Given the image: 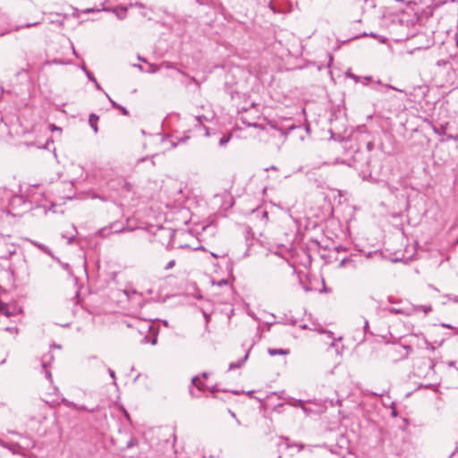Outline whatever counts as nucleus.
Here are the masks:
<instances>
[{"label":"nucleus","instance_id":"6ab92c4d","mask_svg":"<svg viewBox=\"0 0 458 458\" xmlns=\"http://www.w3.org/2000/svg\"><path fill=\"white\" fill-rule=\"evenodd\" d=\"M434 131H435V133H437L438 135H442V134L445 133V127H441L440 129L434 127Z\"/></svg>","mask_w":458,"mask_h":458},{"label":"nucleus","instance_id":"3c124183","mask_svg":"<svg viewBox=\"0 0 458 458\" xmlns=\"http://www.w3.org/2000/svg\"><path fill=\"white\" fill-rule=\"evenodd\" d=\"M443 327H450V326H449V325H445V324H444V325H443Z\"/></svg>","mask_w":458,"mask_h":458},{"label":"nucleus","instance_id":"a19ab883","mask_svg":"<svg viewBox=\"0 0 458 458\" xmlns=\"http://www.w3.org/2000/svg\"><path fill=\"white\" fill-rule=\"evenodd\" d=\"M230 411L231 416L236 419L235 413L232 411Z\"/></svg>","mask_w":458,"mask_h":458},{"label":"nucleus","instance_id":"1a4fd4ad","mask_svg":"<svg viewBox=\"0 0 458 458\" xmlns=\"http://www.w3.org/2000/svg\"><path fill=\"white\" fill-rule=\"evenodd\" d=\"M191 384L199 390V391H203V389L205 388V385L203 383L200 382L199 380V376H195L192 377L191 379Z\"/></svg>","mask_w":458,"mask_h":458},{"label":"nucleus","instance_id":"2eb2a0df","mask_svg":"<svg viewBox=\"0 0 458 458\" xmlns=\"http://www.w3.org/2000/svg\"><path fill=\"white\" fill-rule=\"evenodd\" d=\"M417 310H422L425 314H428V312H430L432 310V308L430 305L428 306H418L416 308Z\"/></svg>","mask_w":458,"mask_h":458},{"label":"nucleus","instance_id":"79ce46f5","mask_svg":"<svg viewBox=\"0 0 458 458\" xmlns=\"http://www.w3.org/2000/svg\"><path fill=\"white\" fill-rule=\"evenodd\" d=\"M94 11H95L94 9H87V10L85 11V13H91V12H94Z\"/></svg>","mask_w":458,"mask_h":458},{"label":"nucleus","instance_id":"7ed1b4c3","mask_svg":"<svg viewBox=\"0 0 458 458\" xmlns=\"http://www.w3.org/2000/svg\"><path fill=\"white\" fill-rule=\"evenodd\" d=\"M63 403L65 404V406L69 407V408H72L74 410H77V411H88V412H95L98 408H91V409H88L86 406H83V405H79V404H76L72 402H70L66 399H63Z\"/></svg>","mask_w":458,"mask_h":458},{"label":"nucleus","instance_id":"c85d7f7f","mask_svg":"<svg viewBox=\"0 0 458 458\" xmlns=\"http://www.w3.org/2000/svg\"><path fill=\"white\" fill-rule=\"evenodd\" d=\"M369 329V321L367 319L364 320V332L366 333Z\"/></svg>","mask_w":458,"mask_h":458},{"label":"nucleus","instance_id":"a18cd8bd","mask_svg":"<svg viewBox=\"0 0 458 458\" xmlns=\"http://www.w3.org/2000/svg\"><path fill=\"white\" fill-rule=\"evenodd\" d=\"M345 265V259H343L341 262V266Z\"/></svg>","mask_w":458,"mask_h":458},{"label":"nucleus","instance_id":"f03ea898","mask_svg":"<svg viewBox=\"0 0 458 458\" xmlns=\"http://www.w3.org/2000/svg\"><path fill=\"white\" fill-rule=\"evenodd\" d=\"M102 10L105 12H112L118 19L123 20L126 17L128 8L126 6H119L114 8H103Z\"/></svg>","mask_w":458,"mask_h":458},{"label":"nucleus","instance_id":"cd10ccee","mask_svg":"<svg viewBox=\"0 0 458 458\" xmlns=\"http://www.w3.org/2000/svg\"><path fill=\"white\" fill-rule=\"evenodd\" d=\"M51 131H61V128L55 126V124L50 125Z\"/></svg>","mask_w":458,"mask_h":458},{"label":"nucleus","instance_id":"4468645a","mask_svg":"<svg viewBox=\"0 0 458 458\" xmlns=\"http://www.w3.org/2000/svg\"><path fill=\"white\" fill-rule=\"evenodd\" d=\"M41 23H42V21H35V22H31V23H26V24H24V25H22V26L18 27L16 30L22 29V28H27V29H29V28H31V27H35V26H37V25H39V24H41Z\"/></svg>","mask_w":458,"mask_h":458},{"label":"nucleus","instance_id":"b1692460","mask_svg":"<svg viewBox=\"0 0 458 458\" xmlns=\"http://www.w3.org/2000/svg\"><path fill=\"white\" fill-rule=\"evenodd\" d=\"M448 301H453L454 302H458V296H451L449 294L445 295Z\"/></svg>","mask_w":458,"mask_h":458},{"label":"nucleus","instance_id":"6e6d98bb","mask_svg":"<svg viewBox=\"0 0 458 458\" xmlns=\"http://www.w3.org/2000/svg\"><path fill=\"white\" fill-rule=\"evenodd\" d=\"M456 243H458V238H457Z\"/></svg>","mask_w":458,"mask_h":458},{"label":"nucleus","instance_id":"6e6552de","mask_svg":"<svg viewBox=\"0 0 458 458\" xmlns=\"http://www.w3.org/2000/svg\"><path fill=\"white\" fill-rule=\"evenodd\" d=\"M41 366H42V369L45 373V377L47 379H48L49 381H52V374L51 372L47 369V367H48V361L46 360L45 359L42 360V363H41Z\"/></svg>","mask_w":458,"mask_h":458},{"label":"nucleus","instance_id":"72a5a7b5","mask_svg":"<svg viewBox=\"0 0 458 458\" xmlns=\"http://www.w3.org/2000/svg\"><path fill=\"white\" fill-rule=\"evenodd\" d=\"M389 310H390V312H392V313H400V310H396V309H394V308H392V309H390Z\"/></svg>","mask_w":458,"mask_h":458},{"label":"nucleus","instance_id":"5701e85b","mask_svg":"<svg viewBox=\"0 0 458 458\" xmlns=\"http://www.w3.org/2000/svg\"><path fill=\"white\" fill-rule=\"evenodd\" d=\"M107 371H108L110 377L114 379V385H116L114 371L113 369H109V368L107 369Z\"/></svg>","mask_w":458,"mask_h":458},{"label":"nucleus","instance_id":"39448f33","mask_svg":"<svg viewBox=\"0 0 458 458\" xmlns=\"http://www.w3.org/2000/svg\"><path fill=\"white\" fill-rule=\"evenodd\" d=\"M99 120V116L96 114H90L89 116V126L92 128L95 133H98V121Z\"/></svg>","mask_w":458,"mask_h":458},{"label":"nucleus","instance_id":"4be33fe9","mask_svg":"<svg viewBox=\"0 0 458 458\" xmlns=\"http://www.w3.org/2000/svg\"><path fill=\"white\" fill-rule=\"evenodd\" d=\"M117 109L120 110L123 115H129V111L124 106L120 105V107Z\"/></svg>","mask_w":458,"mask_h":458},{"label":"nucleus","instance_id":"603ef678","mask_svg":"<svg viewBox=\"0 0 458 458\" xmlns=\"http://www.w3.org/2000/svg\"><path fill=\"white\" fill-rule=\"evenodd\" d=\"M136 5H139V7H142V4H139V3H136Z\"/></svg>","mask_w":458,"mask_h":458},{"label":"nucleus","instance_id":"5fc2aeb1","mask_svg":"<svg viewBox=\"0 0 458 458\" xmlns=\"http://www.w3.org/2000/svg\"><path fill=\"white\" fill-rule=\"evenodd\" d=\"M371 145H372L371 143H369V144H368V148H371Z\"/></svg>","mask_w":458,"mask_h":458},{"label":"nucleus","instance_id":"37998d69","mask_svg":"<svg viewBox=\"0 0 458 458\" xmlns=\"http://www.w3.org/2000/svg\"><path fill=\"white\" fill-rule=\"evenodd\" d=\"M454 361H449V362H448V366L452 367V366H454Z\"/></svg>","mask_w":458,"mask_h":458},{"label":"nucleus","instance_id":"20e7f679","mask_svg":"<svg viewBox=\"0 0 458 458\" xmlns=\"http://www.w3.org/2000/svg\"><path fill=\"white\" fill-rule=\"evenodd\" d=\"M77 234V229L75 227V225H72L71 226V230L70 231H66V232H64L62 233V236L65 239L68 240V243L71 244L72 242L73 241V239L75 238Z\"/></svg>","mask_w":458,"mask_h":458},{"label":"nucleus","instance_id":"8fccbe9b","mask_svg":"<svg viewBox=\"0 0 458 458\" xmlns=\"http://www.w3.org/2000/svg\"><path fill=\"white\" fill-rule=\"evenodd\" d=\"M380 41H381V42H385V41H386V38H381V39H380Z\"/></svg>","mask_w":458,"mask_h":458},{"label":"nucleus","instance_id":"9b49d317","mask_svg":"<svg viewBox=\"0 0 458 458\" xmlns=\"http://www.w3.org/2000/svg\"><path fill=\"white\" fill-rule=\"evenodd\" d=\"M281 439L285 442L287 448L293 446V445L290 443V439L288 437H282ZM294 446H297L299 451H301L303 448V445L301 444H294Z\"/></svg>","mask_w":458,"mask_h":458},{"label":"nucleus","instance_id":"473e14b6","mask_svg":"<svg viewBox=\"0 0 458 458\" xmlns=\"http://www.w3.org/2000/svg\"><path fill=\"white\" fill-rule=\"evenodd\" d=\"M217 391H218V389H217V387H216V386H213V387H211V388H210V392H211L212 394H215V393H216Z\"/></svg>","mask_w":458,"mask_h":458},{"label":"nucleus","instance_id":"58836bf2","mask_svg":"<svg viewBox=\"0 0 458 458\" xmlns=\"http://www.w3.org/2000/svg\"><path fill=\"white\" fill-rule=\"evenodd\" d=\"M81 69H82V71H83L85 73H86V71H89V70L86 68V66H85V65H82V66H81Z\"/></svg>","mask_w":458,"mask_h":458},{"label":"nucleus","instance_id":"aec40b11","mask_svg":"<svg viewBox=\"0 0 458 458\" xmlns=\"http://www.w3.org/2000/svg\"><path fill=\"white\" fill-rule=\"evenodd\" d=\"M85 74L89 81H91L92 82H96V78L93 76V74L89 71H86Z\"/></svg>","mask_w":458,"mask_h":458},{"label":"nucleus","instance_id":"412c9836","mask_svg":"<svg viewBox=\"0 0 458 458\" xmlns=\"http://www.w3.org/2000/svg\"><path fill=\"white\" fill-rule=\"evenodd\" d=\"M174 265H175V261H174V259H172V260H170V261L166 264V266L165 267V268L166 270L171 269V268H173V267H174Z\"/></svg>","mask_w":458,"mask_h":458},{"label":"nucleus","instance_id":"423d86ee","mask_svg":"<svg viewBox=\"0 0 458 458\" xmlns=\"http://www.w3.org/2000/svg\"><path fill=\"white\" fill-rule=\"evenodd\" d=\"M267 352L270 356L276 355H288L290 353V350L288 349H277V348H268Z\"/></svg>","mask_w":458,"mask_h":458},{"label":"nucleus","instance_id":"864d4df0","mask_svg":"<svg viewBox=\"0 0 458 458\" xmlns=\"http://www.w3.org/2000/svg\"><path fill=\"white\" fill-rule=\"evenodd\" d=\"M136 5H139V7H142V4H139V3H136Z\"/></svg>","mask_w":458,"mask_h":458},{"label":"nucleus","instance_id":"a878e982","mask_svg":"<svg viewBox=\"0 0 458 458\" xmlns=\"http://www.w3.org/2000/svg\"><path fill=\"white\" fill-rule=\"evenodd\" d=\"M135 445V441L133 438H131L127 444H126V448H131L132 447L133 445Z\"/></svg>","mask_w":458,"mask_h":458},{"label":"nucleus","instance_id":"9d476101","mask_svg":"<svg viewBox=\"0 0 458 458\" xmlns=\"http://www.w3.org/2000/svg\"><path fill=\"white\" fill-rule=\"evenodd\" d=\"M30 242H31L34 246L38 247L39 250H41L42 251H44L46 254H47V255H49V256H51V257L53 256V255H52L51 250H49V248H48V247H47L46 245L41 244V243H38V242H34V241H30Z\"/></svg>","mask_w":458,"mask_h":458},{"label":"nucleus","instance_id":"393cba45","mask_svg":"<svg viewBox=\"0 0 458 458\" xmlns=\"http://www.w3.org/2000/svg\"><path fill=\"white\" fill-rule=\"evenodd\" d=\"M228 280L227 279H222L217 282L218 286L227 285Z\"/></svg>","mask_w":458,"mask_h":458},{"label":"nucleus","instance_id":"a211bd4d","mask_svg":"<svg viewBox=\"0 0 458 458\" xmlns=\"http://www.w3.org/2000/svg\"><path fill=\"white\" fill-rule=\"evenodd\" d=\"M194 119L199 123H203L204 122L208 121L207 117L204 116V115H197L194 117Z\"/></svg>","mask_w":458,"mask_h":458},{"label":"nucleus","instance_id":"e433bc0d","mask_svg":"<svg viewBox=\"0 0 458 458\" xmlns=\"http://www.w3.org/2000/svg\"><path fill=\"white\" fill-rule=\"evenodd\" d=\"M402 348L407 350V351H411V346H408V345H403Z\"/></svg>","mask_w":458,"mask_h":458},{"label":"nucleus","instance_id":"4c0bfd02","mask_svg":"<svg viewBox=\"0 0 458 458\" xmlns=\"http://www.w3.org/2000/svg\"><path fill=\"white\" fill-rule=\"evenodd\" d=\"M387 87H388V88H390V89H392L398 90V89H397V88L393 87V86H391V85H388ZM399 91H402V90H401V89H399Z\"/></svg>","mask_w":458,"mask_h":458},{"label":"nucleus","instance_id":"de8ad7c7","mask_svg":"<svg viewBox=\"0 0 458 458\" xmlns=\"http://www.w3.org/2000/svg\"><path fill=\"white\" fill-rule=\"evenodd\" d=\"M236 422L238 425H241V421L238 419H236Z\"/></svg>","mask_w":458,"mask_h":458},{"label":"nucleus","instance_id":"f8f14e48","mask_svg":"<svg viewBox=\"0 0 458 458\" xmlns=\"http://www.w3.org/2000/svg\"><path fill=\"white\" fill-rule=\"evenodd\" d=\"M293 405L295 406V407H300L305 412L309 411L308 409L304 405V402L301 401V400H295L294 403Z\"/></svg>","mask_w":458,"mask_h":458},{"label":"nucleus","instance_id":"4d7b16f0","mask_svg":"<svg viewBox=\"0 0 458 458\" xmlns=\"http://www.w3.org/2000/svg\"><path fill=\"white\" fill-rule=\"evenodd\" d=\"M278 458H281V457H278Z\"/></svg>","mask_w":458,"mask_h":458},{"label":"nucleus","instance_id":"09e8293b","mask_svg":"<svg viewBox=\"0 0 458 458\" xmlns=\"http://www.w3.org/2000/svg\"><path fill=\"white\" fill-rule=\"evenodd\" d=\"M370 36L373 37V38H377V36L375 34H373V33H371Z\"/></svg>","mask_w":458,"mask_h":458},{"label":"nucleus","instance_id":"c9c22d12","mask_svg":"<svg viewBox=\"0 0 458 458\" xmlns=\"http://www.w3.org/2000/svg\"><path fill=\"white\" fill-rule=\"evenodd\" d=\"M277 170V167L275 166V165H271L269 168H266V171H268V170Z\"/></svg>","mask_w":458,"mask_h":458},{"label":"nucleus","instance_id":"c756f323","mask_svg":"<svg viewBox=\"0 0 458 458\" xmlns=\"http://www.w3.org/2000/svg\"><path fill=\"white\" fill-rule=\"evenodd\" d=\"M55 64H69L68 62H64L62 60H54L53 61Z\"/></svg>","mask_w":458,"mask_h":458},{"label":"nucleus","instance_id":"f257e3e1","mask_svg":"<svg viewBox=\"0 0 458 458\" xmlns=\"http://www.w3.org/2000/svg\"><path fill=\"white\" fill-rule=\"evenodd\" d=\"M126 230L131 231V229L122 226L118 223H113L110 225L109 227L101 228L98 231V234H99V236H102V237H107L111 233H123Z\"/></svg>","mask_w":458,"mask_h":458},{"label":"nucleus","instance_id":"2f4dec72","mask_svg":"<svg viewBox=\"0 0 458 458\" xmlns=\"http://www.w3.org/2000/svg\"><path fill=\"white\" fill-rule=\"evenodd\" d=\"M190 394L193 397V398H199V394H195V393L193 392L192 389H190Z\"/></svg>","mask_w":458,"mask_h":458},{"label":"nucleus","instance_id":"f3484780","mask_svg":"<svg viewBox=\"0 0 458 458\" xmlns=\"http://www.w3.org/2000/svg\"><path fill=\"white\" fill-rule=\"evenodd\" d=\"M105 95L106 96V98H108V100L110 101L112 106L115 109H117L118 107H120V105L118 103H116L115 101H114L110 97L109 95L105 92Z\"/></svg>","mask_w":458,"mask_h":458},{"label":"nucleus","instance_id":"49530a36","mask_svg":"<svg viewBox=\"0 0 458 458\" xmlns=\"http://www.w3.org/2000/svg\"><path fill=\"white\" fill-rule=\"evenodd\" d=\"M58 24H59V26H63L64 22L63 21H58Z\"/></svg>","mask_w":458,"mask_h":458},{"label":"nucleus","instance_id":"0eeeda50","mask_svg":"<svg viewBox=\"0 0 458 458\" xmlns=\"http://www.w3.org/2000/svg\"><path fill=\"white\" fill-rule=\"evenodd\" d=\"M249 357V353L247 352L245 354V356L239 361L237 362H232L230 365H229V370H233L234 369H239L242 366V364L247 360Z\"/></svg>","mask_w":458,"mask_h":458},{"label":"nucleus","instance_id":"f704fd0d","mask_svg":"<svg viewBox=\"0 0 458 458\" xmlns=\"http://www.w3.org/2000/svg\"><path fill=\"white\" fill-rule=\"evenodd\" d=\"M157 336H154V337L152 338V340L150 341L151 344H153V345H154V344H157Z\"/></svg>","mask_w":458,"mask_h":458},{"label":"nucleus","instance_id":"ea45409f","mask_svg":"<svg viewBox=\"0 0 458 458\" xmlns=\"http://www.w3.org/2000/svg\"><path fill=\"white\" fill-rule=\"evenodd\" d=\"M72 53H73V55H74L75 56H78V54H77V52H76V50H75V48H74V47H72Z\"/></svg>","mask_w":458,"mask_h":458},{"label":"nucleus","instance_id":"dca6fc26","mask_svg":"<svg viewBox=\"0 0 458 458\" xmlns=\"http://www.w3.org/2000/svg\"><path fill=\"white\" fill-rule=\"evenodd\" d=\"M230 140V136H223L220 140H219V145L220 146H225L226 145Z\"/></svg>","mask_w":458,"mask_h":458},{"label":"nucleus","instance_id":"ddd939ff","mask_svg":"<svg viewBox=\"0 0 458 458\" xmlns=\"http://www.w3.org/2000/svg\"><path fill=\"white\" fill-rule=\"evenodd\" d=\"M89 360H93L96 361V366L99 367V368H103V369H106V365L105 364V362L101 360H98L97 357L93 356L91 358H89Z\"/></svg>","mask_w":458,"mask_h":458},{"label":"nucleus","instance_id":"c03bdc74","mask_svg":"<svg viewBox=\"0 0 458 458\" xmlns=\"http://www.w3.org/2000/svg\"><path fill=\"white\" fill-rule=\"evenodd\" d=\"M202 377H203L204 378H207V377H208V373L203 372V373H202Z\"/></svg>","mask_w":458,"mask_h":458},{"label":"nucleus","instance_id":"7c9ffc66","mask_svg":"<svg viewBox=\"0 0 458 458\" xmlns=\"http://www.w3.org/2000/svg\"><path fill=\"white\" fill-rule=\"evenodd\" d=\"M186 139H188V137H186V138H182L178 142H174V143H173V147H174H174H176V146H177V144H178L179 142H183Z\"/></svg>","mask_w":458,"mask_h":458},{"label":"nucleus","instance_id":"bb28decb","mask_svg":"<svg viewBox=\"0 0 458 458\" xmlns=\"http://www.w3.org/2000/svg\"><path fill=\"white\" fill-rule=\"evenodd\" d=\"M95 84V87L98 90H100V91H104V89H102V87L100 86V84L96 81V82H94Z\"/></svg>","mask_w":458,"mask_h":458}]
</instances>
